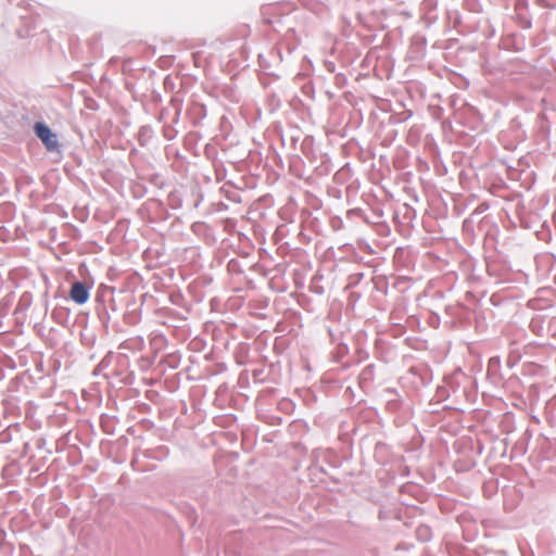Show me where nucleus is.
Masks as SVG:
<instances>
[{"label": "nucleus", "mask_w": 556, "mask_h": 556, "mask_svg": "<svg viewBox=\"0 0 556 556\" xmlns=\"http://www.w3.org/2000/svg\"><path fill=\"white\" fill-rule=\"evenodd\" d=\"M34 129L36 135L42 141L48 151L58 150L59 142L56 139V135L52 132L47 125L42 123H36Z\"/></svg>", "instance_id": "1"}, {"label": "nucleus", "mask_w": 556, "mask_h": 556, "mask_svg": "<svg viewBox=\"0 0 556 556\" xmlns=\"http://www.w3.org/2000/svg\"><path fill=\"white\" fill-rule=\"evenodd\" d=\"M418 532H419V533H421V532L429 533V529H428L427 527L419 528V529H418Z\"/></svg>", "instance_id": "3"}, {"label": "nucleus", "mask_w": 556, "mask_h": 556, "mask_svg": "<svg viewBox=\"0 0 556 556\" xmlns=\"http://www.w3.org/2000/svg\"><path fill=\"white\" fill-rule=\"evenodd\" d=\"M71 299L77 304H85L89 299L88 287L84 282H74L70 291Z\"/></svg>", "instance_id": "2"}]
</instances>
